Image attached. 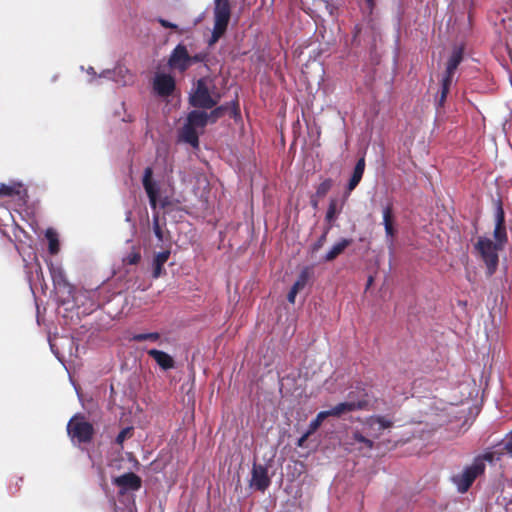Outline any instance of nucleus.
Returning <instances> with one entry per match:
<instances>
[{"instance_id":"1","label":"nucleus","mask_w":512,"mask_h":512,"mask_svg":"<svg viewBox=\"0 0 512 512\" xmlns=\"http://www.w3.org/2000/svg\"><path fill=\"white\" fill-rule=\"evenodd\" d=\"M231 2L230 0H214L213 7V30L208 40V45H215L221 37L225 35L231 19Z\"/></svg>"},{"instance_id":"2","label":"nucleus","mask_w":512,"mask_h":512,"mask_svg":"<svg viewBox=\"0 0 512 512\" xmlns=\"http://www.w3.org/2000/svg\"><path fill=\"white\" fill-rule=\"evenodd\" d=\"M493 458V453H485L482 457L475 458L473 463L465 467L462 473L455 475L453 482L457 486L458 491L460 493L467 492L475 479L484 473L486 467L484 461L492 462Z\"/></svg>"},{"instance_id":"3","label":"nucleus","mask_w":512,"mask_h":512,"mask_svg":"<svg viewBox=\"0 0 512 512\" xmlns=\"http://www.w3.org/2000/svg\"><path fill=\"white\" fill-rule=\"evenodd\" d=\"M502 247L487 237H479L474 245L475 251L483 261L486 268V276H493L498 268L499 255L498 251Z\"/></svg>"},{"instance_id":"4","label":"nucleus","mask_w":512,"mask_h":512,"mask_svg":"<svg viewBox=\"0 0 512 512\" xmlns=\"http://www.w3.org/2000/svg\"><path fill=\"white\" fill-rule=\"evenodd\" d=\"M67 434L71 440H76L78 443H90L93 440L95 429L86 420L85 415L77 413L68 421Z\"/></svg>"},{"instance_id":"5","label":"nucleus","mask_w":512,"mask_h":512,"mask_svg":"<svg viewBox=\"0 0 512 512\" xmlns=\"http://www.w3.org/2000/svg\"><path fill=\"white\" fill-rule=\"evenodd\" d=\"M219 99V95L216 98L212 97L206 79L200 78L196 83L194 92L190 95L189 103L195 108L212 109L216 106Z\"/></svg>"},{"instance_id":"6","label":"nucleus","mask_w":512,"mask_h":512,"mask_svg":"<svg viewBox=\"0 0 512 512\" xmlns=\"http://www.w3.org/2000/svg\"><path fill=\"white\" fill-rule=\"evenodd\" d=\"M369 406V400L367 399V393L362 390V395L357 400L353 397V392L348 394V400L345 402H341L330 410L325 411L327 417H340L343 414L358 411V410H367Z\"/></svg>"},{"instance_id":"7","label":"nucleus","mask_w":512,"mask_h":512,"mask_svg":"<svg viewBox=\"0 0 512 512\" xmlns=\"http://www.w3.org/2000/svg\"><path fill=\"white\" fill-rule=\"evenodd\" d=\"M364 425L368 430V434L373 439H378L385 429L393 426V421L385 416L373 415L365 419Z\"/></svg>"},{"instance_id":"8","label":"nucleus","mask_w":512,"mask_h":512,"mask_svg":"<svg viewBox=\"0 0 512 512\" xmlns=\"http://www.w3.org/2000/svg\"><path fill=\"white\" fill-rule=\"evenodd\" d=\"M226 113H229L230 117L237 120L241 117L240 107L238 99H235L229 103L215 107L209 114L208 120L211 123H215L218 119L223 117Z\"/></svg>"},{"instance_id":"9","label":"nucleus","mask_w":512,"mask_h":512,"mask_svg":"<svg viewBox=\"0 0 512 512\" xmlns=\"http://www.w3.org/2000/svg\"><path fill=\"white\" fill-rule=\"evenodd\" d=\"M153 169L146 167L143 174L142 184L149 199V204L152 209H156L158 203L159 188L155 181L152 179Z\"/></svg>"},{"instance_id":"10","label":"nucleus","mask_w":512,"mask_h":512,"mask_svg":"<svg viewBox=\"0 0 512 512\" xmlns=\"http://www.w3.org/2000/svg\"><path fill=\"white\" fill-rule=\"evenodd\" d=\"M176 87L175 79L169 74L160 73L155 76L153 82L154 91L161 97L172 95Z\"/></svg>"},{"instance_id":"11","label":"nucleus","mask_w":512,"mask_h":512,"mask_svg":"<svg viewBox=\"0 0 512 512\" xmlns=\"http://www.w3.org/2000/svg\"><path fill=\"white\" fill-rule=\"evenodd\" d=\"M49 270L55 288L71 296L74 292V286L68 281L64 270L61 267L54 266L52 263Z\"/></svg>"},{"instance_id":"12","label":"nucleus","mask_w":512,"mask_h":512,"mask_svg":"<svg viewBox=\"0 0 512 512\" xmlns=\"http://www.w3.org/2000/svg\"><path fill=\"white\" fill-rule=\"evenodd\" d=\"M169 65L180 71H185L190 66V55L186 46L178 44L172 51L169 58Z\"/></svg>"},{"instance_id":"13","label":"nucleus","mask_w":512,"mask_h":512,"mask_svg":"<svg viewBox=\"0 0 512 512\" xmlns=\"http://www.w3.org/2000/svg\"><path fill=\"white\" fill-rule=\"evenodd\" d=\"M271 480L267 468L263 465L254 464L250 486L258 491L264 492L270 486Z\"/></svg>"},{"instance_id":"14","label":"nucleus","mask_w":512,"mask_h":512,"mask_svg":"<svg viewBox=\"0 0 512 512\" xmlns=\"http://www.w3.org/2000/svg\"><path fill=\"white\" fill-rule=\"evenodd\" d=\"M113 483L116 486H118L120 488H123L124 490L136 491V490H139L141 488L142 480L135 473L128 472V473H125V474H123V475H121L119 477H116L114 479Z\"/></svg>"},{"instance_id":"15","label":"nucleus","mask_w":512,"mask_h":512,"mask_svg":"<svg viewBox=\"0 0 512 512\" xmlns=\"http://www.w3.org/2000/svg\"><path fill=\"white\" fill-rule=\"evenodd\" d=\"M494 238L496 240V244L502 247L503 243L507 241V233L505 227V213L501 204L498 205L496 211V223L494 228Z\"/></svg>"},{"instance_id":"16","label":"nucleus","mask_w":512,"mask_h":512,"mask_svg":"<svg viewBox=\"0 0 512 512\" xmlns=\"http://www.w3.org/2000/svg\"><path fill=\"white\" fill-rule=\"evenodd\" d=\"M383 225L385 229L386 236L393 240L396 235V229L394 227L395 218L393 213V204L391 202L387 203L383 207Z\"/></svg>"},{"instance_id":"17","label":"nucleus","mask_w":512,"mask_h":512,"mask_svg":"<svg viewBox=\"0 0 512 512\" xmlns=\"http://www.w3.org/2000/svg\"><path fill=\"white\" fill-rule=\"evenodd\" d=\"M365 157L362 156L361 158L358 159V161L356 162V165L354 167V170H353V173L349 179V182L347 184V187H346V193L347 195H349L357 186L358 184L360 183L362 177H363V174H364V171H365Z\"/></svg>"},{"instance_id":"18","label":"nucleus","mask_w":512,"mask_h":512,"mask_svg":"<svg viewBox=\"0 0 512 512\" xmlns=\"http://www.w3.org/2000/svg\"><path fill=\"white\" fill-rule=\"evenodd\" d=\"M147 354L149 357L153 358L163 370H169L175 366V361L172 356L164 351L150 349L147 351Z\"/></svg>"},{"instance_id":"19","label":"nucleus","mask_w":512,"mask_h":512,"mask_svg":"<svg viewBox=\"0 0 512 512\" xmlns=\"http://www.w3.org/2000/svg\"><path fill=\"white\" fill-rule=\"evenodd\" d=\"M179 140L190 144L193 148L199 147V135L197 129L185 123L179 131Z\"/></svg>"},{"instance_id":"20","label":"nucleus","mask_w":512,"mask_h":512,"mask_svg":"<svg viewBox=\"0 0 512 512\" xmlns=\"http://www.w3.org/2000/svg\"><path fill=\"white\" fill-rule=\"evenodd\" d=\"M463 54H464V48L461 46L456 47L453 50V52L447 62V67H446V72H445L446 77L453 79L455 71L457 70L458 66L460 65V63L463 60Z\"/></svg>"},{"instance_id":"21","label":"nucleus","mask_w":512,"mask_h":512,"mask_svg":"<svg viewBox=\"0 0 512 512\" xmlns=\"http://www.w3.org/2000/svg\"><path fill=\"white\" fill-rule=\"evenodd\" d=\"M208 122V113L199 110H192L186 119V123L196 129H203Z\"/></svg>"},{"instance_id":"22","label":"nucleus","mask_w":512,"mask_h":512,"mask_svg":"<svg viewBox=\"0 0 512 512\" xmlns=\"http://www.w3.org/2000/svg\"><path fill=\"white\" fill-rule=\"evenodd\" d=\"M170 257V251L165 250L162 252H159L155 255L153 260V272L152 277L153 278H159L164 273V264L168 261Z\"/></svg>"},{"instance_id":"23","label":"nucleus","mask_w":512,"mask_h":512,"mask_svg":"<svg viewBox=\"0 0 512 512\" xmlns=\"http://www.w3.org/2000/svg\"><path fill=\"white\" fill-rule=\"evenodd\" d=\"M352 243V239L343 238L336 244L332 246V248L327 252L324 256V260L326 262H331L335 260L344 250L350 246Z\"/></svg>"},{"instance_id":"24","label":"nucleus","mask_w":512,"mask_h":512,"mask_svg":"<svg viewBox=\"0 0 512 512\" xmlns=\"http://www.w3.org/2000/svg\"><path fill=\"white\" fill-rule=\"evenodd\" d=\"M45 237L48 240V251L51 255H55L60 250V244L56 231L52 228H48L45 232Z\"/></svg>"},{"instance_id":"25","label":"nucleus","mask_w":512,"mask_h":512,"mask_svg":"<svg viewBox=\"0 0 512 512\" xmlns=\"http://www.w3.org/2000/svg\"><path fill=\"white\" fill-rule=\"evenodd\" d=\"M26 268L28 269L27 273L29 274L30 280H37L39 282L44 280L43 270L36 254H34V264L30 267L26 265Z\"/></svg>"},{"instance_id":"26","label":"nucleus","mask_w":512,"mask_h":512,"mask_svg":"<svg viewBox=\"0 0 512 512\" xmlns=\"http://www.w3.org/2000/svg\"><path fill=\"white\" fill-rule=\"evenodd\" d=\"M312 274L313 270L311 267L303 268L293 286L300 291L303 290L305 286L308 284L310 278L312 277Z\"/></svg>"},{"instance_id":"27","label":"nucleus","mask_w":512,"mask_h":512,"mask_svg":"<svg viewBox=\"0 0 512 512\" xmlns=\"http://www.w3.org/2000/svg\"><path fill=\"white\" fill-rule=\"evenodd\" d=\"M342 207L343 204L338 205L337 199H330L325 220L331 224L336 219L337 215L341 212Z\"/></svg>"},{"instance_id":"28","label":"nucleus","mask_w":512,"mask_h":512,"mask_svg":"<svg viewBox=\"0 0 512 512\" xmlns=\"http://www.w3.org/2000/svg\"><path fill=\"white\" fill-rule=\"evenodd\" d=\"M328 418L325 411H321L317 414L316 418L313 419L307 429L308 434H313L317 431V429L321 426L322 422Z\"/></svg>"},{"instance_id":"29","label":"nucleus","mask_w":512,"mask_h":512,"mask_svg":"<svg viewBox=\"0 0 512 512\" xmlns=\"http://www.w3.org/2000/svg\"><path fill=\"white\" fill-rule=\"evenodd\" d=\"M352 439L358 443L364 445V447L368 450H372L374 448V441L370 438L365 437L361 432L355 431L352 434Z\"/></svg>"},{"instance_id":"30","label":"nucleus","mask_w":512,"mask_h":512,"mask_svg":"<svg viewBox=\"0 0 512 512\" xmlns=\"http://www.w3.org/2000/svg\"><path fill=\"white\" fill-rule=\"evenodd\" d=\"M159 338H160V334L158 332H150V333L135 334L132 336L131 339L135 342H142V341H146V340L156 342L159 340Z\"/></svg>"},{"instance_id":"31","label":"nucleus","mask_w":512,"mask_h":512,"mask_svg":"<svg viewBox=\"0 0 512 512\" xmlns=\"http://www.w3.org/2000/svg\"><path fill=\"white\" fill-rule=\"evenodd\" d=\"M333 181L330 178L322 181L316 188V195L318 197H324L332 188Z\"/></svg>"},{"instance_id":"32","label":"nucleus","mask_w":512,"mask_h":512,"mask_svg":"<svg viewBox=\"0 0 512 512\" xmlns=\"http://www.w3.org/2000/svg\"><path fill=\"white\" fill-rule=\"evenodd\" d=\"M132 432H133V428H132V427H126V428L122 429V430L119 432V434L117 435L115 442H116L118 445L122 446L123 442H124L127 438H129V437H131V436H132Z\"/></svg>"},{"instance_id":"33","label":"nucleus","mask_w":512,"mask_h":512,"mask_svg":"<svg viewBox=\"0 0 512 512\" xmlns=\"http://www.w3.org/2000/svg\"><path fill=\"white\" fill-rule=\"evenodd\" d=\"M140 259H141L140 252L132 251L123 259V262L128 265H136L139 263Z\"/></svg>"},{"instance_id":"34","label":"nucleus","mask_w":512,"mask_h":512,"mask_svg":"<svg viewBox=\"0 0 512 512\" xmlns=\"http://www.w3.org/2000/svg\"><path fill=\"white\" fill-rule=\"evenodd\" d=\"M153 231H154V234L155 236L157 237V239L162 242L164 240V232L160 226V223H159V217L158 216H154L153 217Z\"/></svg>"},{"instance_id":"35","label":"nucleus","mask_w":512,"mask_h":512,"mask_svg":"<svg viewBox=\"0 0 512 512\" xmlns=\"http://www.w3.org/2000/svg\"><path fill=\"white\" fill-rule=\"evenodd\" d=\"M18 193H19V191L14 186L0 184V195L1 196H13Z\"/></svg>"},{"instance_id":"36","label":"nucleus","mask_w":512,"mask_h":512,"mask_svg":"<svg viewBox=\"0 0 512 512\" xmlns=\"http://www.w3.org/2000/svg\"><path fill=\"white\" fill-rule=\"evenodd\" d=\"M452 80H453L452 78H449L446 76L443 77L442 83H441V94L446 95V96L448 95Z\"/></svg>"},{"instance_id":"37","label":"nucleus","mask_w":512,"mask_h":512,"mask_svg":"<svg viewBox=\"0 0 512 512\" xmlns=\"http://www.w3.org/2000/svg\"><path fill=\"white\" fill-rule=\"evenodd\" d=\"M330 228H331V225H329L325 229L324 233L319 237V239L314 244L313 250H318V249H320L324 245V243L326 241L327 234H328Z\"/></svg>"},{"instance_id":"38","label":"nucleus","mask_w":512,"mask_h":512,"mask_svg":"<svg viewBox=\"0 0 512 512\" xmlns=\"http://www.w3.org/2000/svg\"><path fill=\"white\" fill-rule=\"evenodd\" d=\"M207 58V54L206 53H197L193 56H190V65L192 63H201V62H204Z\"/></svg>"},{"instance_id":"39","label":"nucleus","mask_w":512,"mask_h":512,"mask_svg":"<svg viewBox=\"0 0 512 512\" xmlns=\"http://www.w3.org/2000/svg\"><path fill=\"white\" fill-rule=\"evenodd\" d=\"M157 21L164 28H169V29H177L178 28V26L176 24L169 22L166 19L159 18Z\"/></svg>"},{"instance_id":"40","label":"nucleus","mask_w":512,"mask_h":512,"mask_svg":"<svg viewBox=\"0 0 512 512\" xmlns=\"http://www.w3.org/2000/svg\"><path fill=\"white\" fill-rule=\"evenodd\" d=\"M300 292V290H298L296 287L292 286L288 295H287V299L290 303L294 304L295 303V298H296V295Z\"/></svg>"},{"instance_id":"41","label":"nucleus","mask_w":512,"mask_h":512,"mask_svg":"<svg viewBox=\"0 0 512 512\" xmlns=\"http://www.w3.org/2000/svg\"><path fill=\"white\" fill-rule=\"evenodd\" d=\"M311 434H308V432L306 431L299 439H298V442H297V446L299 447H302L304 445V442L307 441V439L309 438Z\"/></svg>"},{"instance_id":"42","label":"nucleus","mask_w":512,"mask_h":512,"mask_svg":"<svg viewBox=\"0 0 512 512\" xmlns=\"http://www.w3.org/2000/svg\"><path fill=\"white\" fill-rule=\"evenodd\" d=\"M447 96L440 93V96L437 99V106L442 107L446 101Z\"/></svg>"},{"instance_id":"43","label":"nucleus","mask_w":512,"mask_h":512,"mask_svg":"<svg viewBox=\"0 0 512 512\" xmlns=\"http://www.w3.org/2000/svg\"><path fill=\"white\" fill-rule=\"evenodd\" d=\"M366 4L370 10V13H372L374 7H375V0H365Z\"/></svg>"},{"instance_id":"44","label":"nucleus","mask_w":512,"mask_h":512,"mask_svg":"<svg viewBox=\"0 0 512 512\" xmlns=\"http://www.w3.org/2000/svg\"><path fill=\"white\" fill-rule=\"evenodd\" d=\"M360 31H361L360 26H359V25L355 26V34H354V38H356V37H357V35L360 33Z\"/></svg>"},{"instance_id":"45","label":"nucleus","mask_w":512,"mask_h":512,"mask_svg":"<svg viewBox=\"0 0 512 512\" xmlns=\"http://www.w3.org/2000/svg\"><path fill=\"white\" fill-rule=\"evenodd\" d=\"M167 204H168L167 199H164V200L161 202L162 207H165Z\"/></svg>"},{"instance_id":"46","label":"nucleus","mask_w":512,"mask_h":512,"mask_svg":"<svg viewBox=\"0 0 512 512\" xmlns=\"http://www.w3.org/2000/svg\"><path fill=\"white\" fill-rule=\"evenodd\" d=\"M372 281H373V278H372V277H369L368 282H367V286H370V285H371V283H372Z\"/></svg>"}]
</instances>
